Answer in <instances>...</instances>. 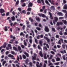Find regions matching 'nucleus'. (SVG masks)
Here are the masks:
<instances>
[{
	"mask_svg": "<svg viewBox=\"0 0 67 67\" xmlns=\"http://www.w3.org/2000/svg\"><path fill=\"white\" fill-rule=\"evenodd\" d=\"M18 10H19V11L20 12H21V11L22 10V9H21V8H18Z\"/></svg>",
	"mask_w": 67,
	"mask_h": 67,
	"instance_id": "59",
	"label": "nucleus"
},
{
	"mask_svg": "<svg viewBox=\"0 0 67 67\" xmlns=\"http://www.w3.org/2000/svg\"><path fill=\"white\" fill-rule=\"evenodd\" d=\"M43 66V63H40V65H38V67H42Z\"/></svg>",
	"mask_w": 67,
	"mask_h": 67,
	"instance_id": "16",
	"label": "nucleus"
},
{
	"mask_svg": "<svg viewBox=\"0 0 67 67\" xmlns=\"http://www.w3.org/2000/svg\"><path fill=\"white\" fill-rule=\"evenodd\" d=\"M56 61H59V60H60V59L59 58H57L56 59Z\"/></svg>",
	"mask_w": 67,
	"mask_h": 67,
	"instance_id": "38",
	"label": "nucleus"
},
{
	"mask_svg": "<svg viewBox=\"0 0 67 67\" xmlns=\"http://www.w3.org/2000/svg\"><path fill=\"white\" fill-rule=\"evenodd\" d=\"M64 9H67V4H65L64 5Z\"/></svg>",
	"mask_w": 67,
	"mask_h": 67,
	"instance_id": "22",
	"label": "nucleus"
},
{
	"mask_svg": "<svg viewBox=\"0 0 67 67\" xmlns=\"http://www.w3.org/2000/svg\"><path fill=\"white\" fill-rule=\"evenodd\" d=\"M7 27H8L7 26H5L4 27L5 29H4V30L5 31H8V30L7 29Z\"/></svg>",
	"mask_w": 67,
	"mask_h": 67,
	"instance_id": "21",
	"label": "nucleus"
},
{
	"mask_svg": "<svg viewBox=\"0 0 67 67\" xmlns=\"http://www.w3.org/2000/svg\"><path fill=\"white\" fill-rule=\"evenodd\" d=\"M43 10L44 9H41L40 10V11L41 12H43Z\"/></svg>",
	"mask_w": 67,
	"mask_h": 67,
	"instance_id": "51",
	"label": "nucleus"
},
{
	"mask_svg": "<svg viewBox=\"0 0 67 67\" xmlns=\"http://www.w3.org/2000/svg\"><path fill=\"white\" fill-rule=\"evenodd\" d=\"M44 39H45L46 40H47L48 38L47 37H46L45 36H44Z\"/></svg>",
	"mask_w": 67,
	"mask_h": 67,
	"instance_id": "45",
	"label": "nucleus"
},
{
	"mask_svg": "<svg viewBox=\"0 0 67 67\" xmlns=\"http://www.w3.org/2000/svg\"><path fill=\"white\" fill-rule=\"evenodd\" d=\"M32 59V60L33 61H34V60H36V56H34L33 57Z\"/></svg>",
	"mask_w": 67,
	"mask_h": 67,
	"instance_id": "14",
	"label": "nucleus"
},
{
	"mask_svg": "<svg viewBox=\"0 0 67 67\" xmlns=\"http://www.w3.org/2000/svg\"><path fill=\"white\" fill-rule=\"evenodd\" d=\"M62 21L63 22L64 24H67V21L66 20H62Z\"/></svg>",
	"mask_w": 67,
	"mask_h": 67,
	"instance_id": "33",
	"label": "nucleus"
},
{
	"mask_svg": "<svg viewBox=\"0 0 67 67\" xmlns=\"http://www.w3.org/2000/svg\"><path fill=\"white\" fill-rule=\"evenodd\" d=\"M13 49H14L15 51H18V49H17V48L15 47H13Z\"/></svg>",
	"mask_w": 67,
	"mask_h": 67,
	"instance_id": "20",
	"label": "nucleus"
},
{
	"mask_svg": "<svg viewBox=\"0 0 67 67\" xmlns=\"http://www.w3.org/2000/svg\"><path fill=\"white\" fill-rule=\"evenodd\" d=\"M51 54H53V55H54V54H55V53H54V52L53 51H51Z\"/></svg>",
	"mask_w": 67,
	"mask_h": 67,
	"instance_id": "53",
	"label": "nucleus"
},
{
	"mask_svg": "<svg viewBox=\"0 0 67 67\" xmlns=\"http://www.w3.org/2000/svg\"><path fill=\"white\" fill-rule=\"evenodd\" d=\"M43 49L44 50H45L46 51H47V48L46 47H44Z\"/></svg>",
	"mask_w": 67,
	"mask_h": 67,
	"instance_id": "27",
	"label": "nucleus"
},
{
	"mask_svg": "<svg viewBox=\"0 0 67 67\" xmlns=\"http://www.w3.org/2000/svg\"><path fill=\"white\" fill-rule=\"evenodd\" d=\"M54 65H59V62H57L55 63H53Z\"/></svg>",
	"mask_w": 67,
	"mask_h": 67,
	"instance_id": "23",
	"label": "nucleus"
},
{
	"mask_svg": "<svg viewBox=\"0 0 67 67\" xmlns=\"http://www.w3.org/2000/svg\"><path fill=\"white\" fill-rule=\"evenodd\" d=\"M45 2L47 4H48V5H49V6H50V4H49V2H48L47 0H46Z\"/></svg>",
	"mask_w": 67,
	"mask_h": 67,
	"instance_id": "17",
	"label": "nucleus"
},
{
	"mask_svg": "<svg viewBox=\"0 0 67 67\" xmlns=\"http://www.w3.org/2000/svg\"><path fill=\"white\" fill-rule=\"evenodd\" d=\"M35 42L37 44V39H35Z\"/></svg>",
	"mask_w": 67,
	"mask_h": 67,
	"instance_id": "52",
	"label": "nucleus"
},
{
	"mask_svg": "<svg viewBox=\"0 0 67 67\" xmlns=\"http://www.w3.org/2000/svg\"><path fill=\"white\" fill-rule=\"evenodd\" d=\"M6 46H7V42H5L4 43L3 47L4 48H5L6 47Z\"/></svg>",
	"mask_w": 67,
	"mask_h": 67,
	"instance_id": "9",
	"label": "nucleus"
},
{
	"mask_svg": "<svg viewBox=\"0 0 67 67\" xmlns=\"http://www.w3.org/2000/svg\"><path fill=\"white\" fill-rule=\"evenodd\" d=\"M22 12L23 13H24L25 14H26V11L25 10H24L22 11Z\"/></svg>",
	"mask_w": 67,
	"mask_h": 67,
	"instance_id": "31",
	"label": "nucleus"
},
{
	"mask_svg": "<svg viewBox=\"0 0 67 67\" xmlns=\"http://www.w3.org/2000/svg\"><path fill=\"white\" fill-rule=\"evenodd\" d=\"M62 46L63 48H64V49H65V45L63 44L62 45Z\"/></svg>",
	"mask_w": 67,
	"mask_h": 67,
	"instance_id": "57",
	"label": "nucleus"
},
{
	"mask_svg": "<svg viewBox=\"0 0 67 67\" xmlns=\"http://www.w3.org/2000/svg\"><path fill=\"white\" fill-rule=\"evenodd\" d=\"M53 58V55H51L50 57L48 59L49 60L51 59H52Z\"/></svg>",
	"mask_w": 67,
	"mask_h": 67,
	"instance_id": "32",
	"label": "nucleus"
},
{
	"mask_svg": "<svg viewBox=\"0 0 67 67\" xmlns=\"http://www.w3.org/2000/svg\"><path fill=\"white\" fill-rule=\"evenodd\" d=\"M43 18H46V15L44 14H42V16Z\"/></svg>",
	"mask_w": 67,
	"mask_h": 67,
	"instance_id": "40",
	"label": "nucleus"
},
{
	"mask_svg": "<svg viewBox=\"0 0 67 67\" xmlns=\"http://www.w3.org/2000/svg\"><path fill=\"white\" fill-rule=\"evenodd\" d=\"M8 57H10V58H12V57H14V56L11 54H9L8 55Z\"/></svg>",
	"mask_w": 67,
	"mask_h": 67,
	"instance_id": "12",
	"label": "nucleus"
},
{
	"mask_svg": "<svg viewBox=\"0 0 67 67\" xmlns=\"http://www.w3.org/2000/svg\"><path fill=\"white\" fill-rule=\"evenodd\" d=\"M39 55L41 57H43V54H42V52L41 51L39 53Z\"/></svg>",
	"mask_w": 67,
	"mask_h": 67,
	"instance_id": "11",
	"label": "nucleus"
},
{
	"mask_svg": "<svg viewBox=\"0 0 67 67\" xmlns=\"http://www.w3.org/2000/svg\"><path fill=\"white\" fill-rule=\"evenodd\" d=\"M41 1L42 3H43V5H44V0H41Z\"/></svg>",
	"mask_w": 67,
	"mask_h": 67,
	"instance_id": "42",
	"label": "nucleus"
},
{
	"mask_svg": "<svg viewBox=\"0 0 67 67\" xmlns=\"http://www.w3.org/2000/svg\"><path fill=\"white\" fill-rule=\"evenodd\" d=\"M47 42L48 43H49L50 42V40L48 38L47 40Z\"/></svg>",
	"mask_w": 67,
	"mask_h": 67,
	"instance_id": "62",
	"label": "nucleus"
},
{
	"mask_svg": "<svg viewBox=\"0 0 67 67\" xmlns=\"http://www.w3.org/2000/svg\"><path fill=\"white\" fill-rule=\"evenodd\" d=\"M24 54L26 55L27 57H29V55L26 52H24Z\"/></svg>",
	"mask_w": 67,
	"mask_h": 67,
	"instance_id": "10",
	"label": "nucleus"
},
{
	"mask_svg": "<svg viewBox=\"0 0 67 67\" xmlns=\"http://www.w3.org/2000/svg\"><path fill=\"white\" fill-rule=\"evenodd\" d=\"M36 19L37 21H41V19H40L39 17H37L36 18Z\"/></svg>",
	"mask_w": 67,
	"mask_h": 67,
	"instance_id": "18",
	"label": "nucleus"
},
{
	"mask_svg": "<svg viewBox=\"0 0 67 67\" xmlns=\"http://www.w3.org/2000/svg\"><path fill=\"white\" fill-rule=\"evenodd\" d=\"M19 0H18L16 2V5H18V4H19Z\"/></svg>",
	"mask_w": 67,
	"mask_h": 67,
	"instance_id": "39",
	"label": "nucleus"
},
{
	"mask_svg": "<svg viewBox=\"0 0 67 67\" xmlns=\"http://www.w3.org/2000/svg\"><path fill=\"white\" fill-rule=\"evenodd\" d=\"M43 36H44L43 35H40V38H43Z\"/></svg>",
	"mask_w": 67,
	"mask_h": 67,
	"instance_id": "50",
	"label": "nucleus"
},
{
	"mask_svg": "<svg viewBox=\"0 0 67 67\" xmlns=\"http://www.w3.org/2000/svg\"><path fill=\"white\" fill-rule=\"evenodd\" d=\"M63 57L64 60H66V58H65V55L63 56Z\"/></svg>",
	"mask_w": 67,
	"mask_h": 67,
	"instance_id": "44",
	"label": "nucleus"
},
{
	"mask_svg": "<svg viewBox=\"0 0 67 67\" xmlns=\"http://www.w3.org/2000/svg\"><path fill=\"white\" fill-rule=\"evenodd\" d=\"M11 19L12 21H14L15 20V18L14 16H13L12 17H11Z\"/></svg>",
	"mask_w": 67,
	"mask_h": 67,
	"instance_id": "5",
	"label": "nucleus"
},
{
	"mask_svg": "<svg viewBox=\"0 0 67 67\" xmlns=\"http://www.w3.org/2000/svg\"><path fill=\"white\" fill-rule=\"evenodd\" d=\"M39 65V62H37V64H36V66L37 67H38V65Z\"/></svg>",
	"mask_w": 67,
	"mask_h": 67,
	"instance_id": "36",
	"label": "nucleus"
},
{
	"mask_svg": "<svg viewBox=\"0 0 67 67\" xmlns=\"http://www.w3.org/2000/svg\"><path fill=\"white\" fill-rule=\"evenodd\" d=\"M57 14L59 16H63V14L61 12H58L57 13Z\"/></svg>",
	"mask_w": 67,
	"mask_h": 67,
	"instance_id": "6",
	"label": "nucleus"
},
{
	"mask_svg": "<svg viewBox=\"0 0 67 67\" xmlns=\"http://www.w3.org/2000/svg\"><path fill=\"white\" fill-rule=\"evenodd\" d=\"M46 53L44 54V59H47V57H46Z\"/></svg>",
	"mask_w": 67,
	"mask_h": 67,
	"instance_id": "15",
	"label": "nucleus"
},
{
	"mask_svg": "<svg viewBox=\"0 0 67 67\" xmlns=\"http://www.w3.org/2000/svg\"><path fill=\"white\" fill-rule=\"evenodd\" d=\"M44 30L46 32H48L49 31V29L47 26L45 27Z\"/></svg>",
	"mask_w": 67,
	"mask_h": 67,
	"instance_id": "2",
	"label": "nucleus"
},
{
	"mask_svg": "<svg viewBox=\"0 0 67 67\" xmlns=\"http://www.w3.org/2000/svg\"><path fill=\"white\" fill-rule=\"evenodd\" d=\"M63 2L64 3V4H65L66 3V1L65 0H63Z\"/></svg>",
	"mask_w": 67,
	"mask_h": 67,
	"instance_id": "58",
	"label": "nucleus"
},
{
	"mask_svg": "<svg viewBox=\"0 0 67 67\" xmlns=\"http://www.w3.org/2000/svg\"><path fill=\"white\" fill-rule=\"evenodd\" d=\"M52 61L53 63H55V60L54 59H52Z\"/></svg>",
	"mask_w": 67,
	"mask_h": 67,
	"instance_id": "56",
	"label": "nucleus"
},
{
	"mask_svg": "<svg viewBox=\"0 0 67 67\" xmlns=\"http://www.w3.org/2000/svg\"><path fill=\"white\" fill-rule=\"evenodd\" d=\"M24 44L25 46H27V43H26V42H24Z\"/></svg>",
	"mask_w": 67,
	"mask_h": 67,
	"instance_id": "47",
	"label": "nucleus"
},
{
	"mask_svg": "<svg viewBox=\"0 0 67 67\" xmlns=\"http://www.w3.org/2000/svg\"><path fill=\"white\" fill-rule=\"evenodd\" d=\"M33 6V3L32 2H30L28 5V7H32Z\"/></svg>",
	"mask_w": 67,
	"mask_h": 67,
	"instance_id": "3",
	"label": "nucleus"
},
{
	"mask_svg": "<svg viewBox=\"0 0 67 67\" xmlns=\"http://www.w3.org/2000/svg\"><path fill=\"white\" fill-rule=\"evenodd\" d=\"M38 15H39V16L41 17V16H42V14H41L40 13H39L38 14Z\"/></svg>",
	"mask_w": 67,
	"mask_h": 67,
	"instance_id": "60",
	"label": "nucleus"
},
{
	"mask_svg": "<svg viewBox=\"0 0 67 67\" xmlns=\"http://www.w3.org/2000/svg\"><path fill=\"white\" fill-rule=\"evenodd\" d=\"M55 37H56V38H59V35H56Z\"/></svg>",
	"mask_w": 67,
	"mask_h": 67,
	"instance_id": "55",
	"label": "nucleus"
},
{
	"mask_svg": "<svg viewBox=\"0 0 67 67\" xmlns=\"http://www.w3.org/2000/svg\"><path fill=\"white\" fill-rule=\"evenodd\" d=\"M47 9H45L44 10V12L45 13H46L47 12Z\"/></svg>",
	"mask_w": 67,
	"mask_h": 67,
	"instance_id": "49",
	"label": "nucleus"
},
{
	"mask_svg": "<svg viewBox=\"0 0 67 67\" xmlns=\"http://www.w3.org/2000/svg\"><path fill=\"white\" fill-rule=\"evenodd\" d=\"M21 47L23 48H24V47H25V46H24L23 45V44H21Z\"/></svg>",
	"mask_w": 67,
	"mask_h": 67,
	"instance_id": "48",
	"label": "nucleus"
},
{
	"mask_svg": "<svg viewBox=\"0 0 67 67\" xmlns=\"http://www.w3.org/2000/svg\"><path fill=\"white\" fill-rule=\"evenodd\" d=\"M63 23L62 22H58L57 24V25L58 26H59L60 25H63Z\"/></svg>",
	"mask_w": 67,
	"mask_h": 67,
	"instance_id": "1",
	"label": "nucleus"
},
{
	"mask_svg": "<svg viewBox=\"0 0 67 67\" xmlns=\"http://www.w3.org/2000/svg\"><path fill=\"white\" fill-rule=\"evenodd\" d=\"M57 46L58 48H60L61 47V46L59 45H57Z\"/></svg>",
	"mask_w": 67,
	"mask_h": 67,
	"instance_id": "46",
	"label": "nucleus"
},
{
	"mask_svg": "<svg viewBox=\"0 0 67 67\" xmlns=\"http://www.w3.org/2000/svg\"><path fill=\"white\" fill-rule=\"evenodd\" d=\"M29 42L31 44H32V39H30L29 40Z\"/></svg>",
	"mask_w": 67,
	"mask_h": 67,
	"instance_id": "37",
	"label": "nucleus"
},
{
	"mask_svg": "<svg viewBox=\"0 0 67 67\" xmlns=\"http://www.w3.org/2000/svg\"><path fill=\"white\" fill-rule=\"evenodd\" d=\"M49 14L50 15V17L51 19V20H53V18L52 17V14H51V12H49Z\"/></svg>",
	"mask_w": 67,
	"mask_h": 67,
	"instance_id": "7",
	"label": "nucleus"
},
{
	"mask_svg": "<svg viewBox=\"0 0 67 67\" xmlns=\"http://www.w3.org/2000/svg\"><path fill=\"white\" fill-rule=\"evenodd\" d=\"M37 2L38 3H41V2L40 0H38Z\"/></svg>",
	"mask_w": 67,
	"mask_h": 67,
	"instance_id": "43",
	"label": "nucleus"
},
{
	"mask_svg": "<svg viewBox=\"0 0 67 67\" xmlns=\"http://www.w3.org/2000/svg\"><path fill=\"white\" fill-rule=\"evenodd\" d=\"M9 14H10V13L9 12H8L6 13V16H8L9 15Z\"/></svg>",
	"mask_w": 67,
	"mask_h": 67,
	"instance_id": "41",
	"label": "nucleus"
},
{
	"mask_svg": "<svg viewBox=\"0 0 67 67\" xmlns=\"http://www.w3.org/2000/svg\"><path fill=\"white\" fill-rule=\"evenodd\" d=\"M51 9L52 10H55V7H54V6H51Z\"/></svg>",
	"mask_w": 67,
	"mask_h": 67,
	"instance_id": "13",
	"label": "nucleus"
},
{
	"mask_svg": "<svg viewBox=\"0 0 67 67\" xmlns=\"http://www.w3.org/2000/svg\"><path fill=\"white\" fill-rule=\"evenodd\" d=\"M31 10H32L31 8H28V9L27 10V11H31Z\"/></svg>",
	"mask_w": 67,
	"mask_h": 67,
	"instance_id": "19",
	"label": "nucleus"
},
{
	"mask_svg": "<svg viewBox=\"0 0 67 67\" xmlns=\"http://www.w3.org/2000/svg\"><path fill=\"white\" fill-rule=\"evenodd\" d=\"M0 12L1 13H4L5 12V11L4 10L2 9H0Z\"/></svg>",
	"mask_w": 67,
	"mask_h": 67,
	"instance_id": "4",
	"label": "nucleus"
},
{
	"mask_svg": "<svg viewBox=\"0 0 67 67\" xmlns=\"http://www.w3.org/2000/svg\"><path fill=\"white\" fill-rule=\"evenodd\" d=\"M62 10V12H64V13H67V12L66 10Z\"/></svg>",
	"mask_w": 67,
	"mask_h": 67,
	"instance_id": "29",
	"label": "nucleus"
},
{
	"mask_svg": "<svg viewBox=\"0 0 67 67\" xmlns=\"http://www.w3.org/2000/svg\"><path fill=\"white\" fill-rule=\"evenodd\" d=\"M22 7H25L26 6V4H25V3H24L23 5H22Z\"/></svg>",
	"mask_w": 67,
	"mask_h": 67,
	"instance_id": "54",
	"label": "nucleus"
},
{
	"mask_svg": "<svg viewBox=\"0 0 67 67\" xmlns=\"http://www.w3.org/2000/svg\"><path fill=\"white\" fill-rule=\"evenodd\" d=\"M23 57L24 59H26V56H25V55L24 54L23 55Z\"/></svg>",
	"mask_w": 67,
	"mask_h": 67,
	"instance_id": "35",
	"label": "nucleus"
},
{
	"mask_svg": "<svg viewBox=\"0 0 67 67\" xmlns=\"http://www.w3.org/2000/svg\"><path fill=\"white\" fill-rule=\"evenodd\" d=\"M39 44L40 46H43V44H42V41H39Z\"/></svg>",
	"mask_w": 67,
	"mask_h": 67,
	"instance_id": "24",
	"label": "nucleus"
},
{
	"mask_svg": "<svg viewBox=\"0 0 67 67\" xmlns=\"http://www.w3.org/2000/svg\"><path fill=\"white\" fill-rule=\"evenodd\" d=\"M59 40L61 42H62V43H63V39H61Z\"/></svg>",
	"mask_w": 67,
	"mask_h": 67,
	"instance_id": "61",
	"label": "nucleus"
},
{
	"mask_svg": "<svg viewBox=\"0 0 67 67\" xmlns=\"http://www.w3.org/2000/svg\"><path fill=\"white\" fill-rule=\"evenodd\" d=\"M54 21H55V22L56 23V22H57V21L58 20V19L57 17H54Z\"/></svg>",
	"mask_w": 67,
	"mask_h": 67,
	"instance_id": "8",
	"label": "nucleus"
},
{
	"mask_svg": "<svg viewBox=\"0 0 67 67\" xmlns=\"http://www.w3.org/2000/svg\"><path fill=\"white\" fill-rule=\"evenodd\" d=\"M52 30L53 32H56V31H55V29L54 28L52 27Z\"/></svg>",
	"mask_w": 67,
	"mask_h": 67,
	"instance_id": "28",
	"label": "nucleus"
},
{
	"mask_svg": "<svg viewBox=\"0 0 67 67\" xmlns=\"http://www.w3.org/2000/svg\"><path fill=\"white\" fill-rule=\"evenodd\" d=\"M59 34L61 35H62L63 34V31H60V32H59Z\"/></svg>",
	"mask_w": 67,
	"mask_h": 67,
	"instance_id": "25",
	"label": "nucleus"
},
{
	"mask_svg": "<svg viewBox=\"0 0 67 67\" xmlns=\"http://www.w3.org/2000/svg\"><path fill=\"white\" fill-rule=\"evenodd\" d=\"M18 49L19 51H21V47H20V46H18Z\"/></svg>",
	"mask_w": 67,
	"mask_h": 67,
	"instance_id": "34",
	"label": "nucleus"
},
{
	"mask_svg": "<svg viewBox=\"0 0 67 67\" xmlns=\"http://www.w3.org/2000/svg\"><path fill=\"white\" fill-rule=\"evenodd\" d=\"M6 63V61L5 60L3 61L2 63L3 66H4V64H5V63Z\"/></svg>",
	"mask_w": 67,
	"mask_h": 67,
	"instance_id": "26",
	"label": "nucleus"
},
{
	"mask_svg": "<svg viewBox=\"0 0 67 67\" xmlns=\"http://www.w3.org/2000/svg\"><path fill=\"white\" fill-rule=\"evenodd\" d=\"M36 29H37V30H38V31H41V28L37 27H36Z\"/></svg>",
	"mask_w": 67,
	"mask_h": 67,
	"instance_id": "30",
	"label": "nucleus"
},
{
	"mask_svg": "<svg viewBox=\"0 0 67 67\" xmlns=\"http://www.w3.org/2000/svg\"><path fill=\"white\" fill-rule=\"evenodd\" d=\"M40 35H38L37 36V38L38 39H40Z\"/></svg>",
	"mask_w": 67,
	"mask_h": 67,
	"instance_id": "64",
	"label": "nucleus"
},
{
	"mask_svg": "<svg viewBox=\"0 0 67 67\" xmlns=\"http://www.w3.org/2000/svg\"><path fill=\"white\" fill-rule=\"evenodd\" d=\"M45 9V6H44L42 7V9L43 10H44Z\"/></svg>",
	"mask_w": 67,
	"mask_h": 67,
	"instance_id": "63",
	"label": "nucleus"
}]
</instances>
